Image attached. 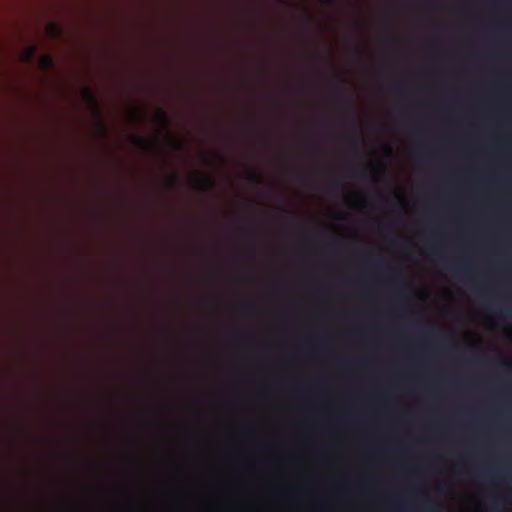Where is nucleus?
I'll use <instances>...</instances> for the list:
<instances>
[{"instance_id": "nucleus-1", "label": "nucleus", "mask_w": 512, "mask_h": 512, "mask_svg": "<svg viewBox=\"0 0 512 512\" xmlns=\"http://www.w3.org/2000/svg\"><path fill=\"white\" fill-rule=\"evenodd\" d=\"M193 186L201 191L211 190L215 187V180L210 175L196 174L191 177Z\"/></svg>"}, {"instance_id": "nucleus-2", "label": "nucleus", "mask_w": 512, "mask_h": 512, "mask_svg": "<svg viewBox=\"0 0 512 512\" xmlns=\"http://www.w3.org/2000/svg\"><path fill=\"white\" fill-rule=\"evenodd\" d=\"M82 98H83V101L92 108L93 112L98 117H100V114H101L100 107L98 105V102H97V99H96L94 93L92 92V90L90 88H88V87L83 88Z\"/></svg>"}, {"instance_id": "nucleus-3", "label": "nucleus", "mask_w": 512, "mask_h": 512, "mask_svg": "<svg viewBox=\"0 0 512 512\" xmlns=\"http://www.w3.org/2000/svg\"><path fill=\"white\" fill-rule=\"evenodd\" d=\"M130 139L134 144L145 149H150L156 145L155 139H148L137 134L131 135Z\"/></svg>"}, {"instance_id": "nucleus-4", "label": "nucleus", "mask_w": 512, "mask_h": 512, "mask_svg": "<svg viewBox=\"0 0 512 512\" xmlns=\"http://www.w3.org/2000/svg\"><path fill=\"white\" fill-rule=\"evenodd\" d=\"M454 275L459 277L470 276L471 269L466 265L454 264L450 266H446Z\"/></svg>"}, {"instance_id": "nucleus-5", "label": "nucleus", "mask_w": 512, "mask_h": 512, "mask_svg": "<svg viewBox=\"0 0 512 512\" xmlns=\"http://www.w3.org/2000/svg\"><path fill=\"white\" fill-rule=\"evenodd\" d=\"M156 124L166 128L170 125V118L168 116V114L163 110V109H159L157 111V114L154 118Z\"/></svg>"}, {"instance_id": "nucleus-6", "label": "nucleus", "mask_w": 512, "mask_h": 512, "mask_svg": "<svg viewBox=\"0 0 512 512\" xmlns=\"http://www.w3.org/2000/svg\"><path fill=\"white\" fill-rule=\"evenodd\" d=\"M385 268L391 272L393 279L395 280H402L403 279V273L398 267H394L390 265V263L385 264Z\"/></svg>"}, {"instance_id": "nucleus-7", "label": "nucleus", "mask_w": 512, "mask_h": 512, "mask_svg": "<svg viewBox=\"0 0 512 512\" xmlns=\"http://www.w3.org/2000/svg\"><path fill=\"white\" fill-rule=\"evenodd\" d=\"M48 31L51 34V36L55 38H60L62 36V29L59 27V25L55 23H51L48 26Z\"/></svg>"}, {"instance_id": "nucleus-8", "label": "nucleus", "mask_w": 512, "mask_h": 512, "mask_svg": "<svg viewBox=\"0 0 512 512\" xmlns=\"http://www.w3.org/2000/svg\"><path fill=\"white\" fill-rule=\"evenodd\" d=\"M179 184V178L176 174H171L168 177L167 185L169 189H175Z\"/></svg>"}, {"instance_id": "nucleus-9", "label": "nucleus", "mask_w": 512, "mask_h": 512, "mask_svg": "<svg viewBox=\"0 0 512 512\" xmlns=\"http://www.w3.org/2000/svg\"><path fill=\"white\" fill-rule=\"evenodd\" d=\"M439 508V504L433 500H429L425 504V509L428 510L429 512H437Z\"/></svg>"}, {"instance_id": "nucleus-10", "label": "nucleus", "mask_w": 512, "mask_h": 512, "mask_svg": "<svg viewBox=\"0 0 512 512\" xmlns=\"http://www.w3.org/2000/svg\"><path fill=\"white\" fill-rule=\"evenodd\" d=\"M40 64L43 69H48L53 64L52 58L48 55L43 56L40 60Z\"/></svg>"}, {"instance_id": "nucleus-11", "label": "nucleus", "mask_w": 512, "mask_h": 512, "mask_svg": "<svg viewBox=\"0 0 512 512\" xmlns=\"http://www.w3.org/2000/svg\"><path fill=\"white\" fill-rule=\"evenodd\" d=\"M424 332L428 336H430V337H436V336L438 337V334L432 328H425ZM439 338L442 339V340H448V339H450V336H448V335H439Z\"/></svg>"}, {"instance_id": "nucleus-12", "label": "nucleus", "mask_w": 512, "mask_h": 512, "mask_svg": "<svg viewBox=\"0 0 512 512\" xmlns=\"http://www.w3.org/2000/svg\"><path fill=\"white\" fill-rule=\"evenodd\" d=\"M353 178H358V179H370L372 178V174L371 173H367V172H363V171H356V172H353L352 175H351Z\"/></svg>"}, {"instance_id": "nucleus-13", "label": "nucleus", "mask_w": 512, "mask_h": 512, "mask_svg": "<svg viewBox=\"0 0 512 512\" xmlns=\"http://www.w3.org/2000/svg\"><path fill=\"white\" fill-rule=\"evenodd\" d=\"M329 187L332 191H340V190L344 189V184H343V182L337 180V181L331 182Z\"/></svg>"}, {"instance_id": "nucleus-14", "label": "nucleus", "mask_w": 512, "mask_h": 512, "mask_svg": "<svg viewBox=\"0 0 512 512\" xmlns=\"http://www.w3.org/2000/svg\"><path fill=\"white\" fill-rule=\"evenodd\" d=\"M36 50H37V47L35 45H30L27 49H26V58L27 59H30L35 53H36Z\"/></svg>"}, {"instance_id": "nucleus-15", "label": "nucleus", "mask_w": 512, "mask_h": 512, "mask_svg": "<svg viewBox=\"0 0 512 512\" xmlns=\"http://www.w3.org/2000/svg\"><path fill=\"white\" fill-rule=\"evenodd\" d=\"M251 181L256 184H262L263 183V177L259 173H253L251 175Z\"/></svg>"}, {"instance_id": "nucleus-16", "label": "nucleus", "mask_w": 512, "mask_h": 512, "mask_svg": "<svg viewBox=\"0 0 512 512\" xmlns=\"http://www.w3.org/2000/svg\"><path fill=\"white\" fill-rule=\"evenodd\" d=\"M172 140H173V144H174V146H175L177 149H182V148H183L184 143H183L180 139L173 137V139H172Z\"/></svg>"}, {"instance_id": "nucleus-17", "label": "nucleus", "mask_w": 512, "mask_h": 512, "mask_svg": "<svg viewBox=\"0 0 512 512\" xmlns=\"http://www.w3.org/2000/svg\"><path fill=\"white\" fill-rule=\"evenodd\" d=\"M475 476L479 477V478H488V477H492L493 475H489L488 473L486 472H483V471H475L473 473Z\"/></svg>"}, {"instance_id": "nucleus-18", "label": "nucleus", "mask_w": 512, "mask_h": 512, "mask_svg": "<svg viewBox=\"0 0 512 512\" xmlns=\"http://www.w3.org/2000/svg\"><path fill=\"white\" fill-rule=\"evenodd\" d=\"M244 311H245L246 313H250V314H251V313H254L255 308H254V306H253V305H249V306L245 307Z\"/></svg>"}, {"instance_id": "nucleus-19", "label": "nucleus", "mask_w": 512, "mask_h": 512, "mask_svg": "<svg viewBox=\"0 0 512 512\" xmlns=\"http://www.w3.org/2000/svg\"><path fill=\"white\" fill-rule=\"evenodd\" d=\"M501 315H511L512 314V309H509V308H505L504 310H502L500 312Z\"/></svg>"}, {"instance_id": "nucleus-20", "label": "nucleus", "mask_w": 512, "mask_h": 512, "mask_svg": "<svg viewBox=\"0 0 512 512\" xmlns=\"http://www.w3.org/2000/svg\"><path fill=\"white\" fill-rule=\"evenodd\" d=\"M248 234H249L250 239L254 242V240H255V231H254V229H250Z\"/></svg>"}, {"instance_id": "nucleus-21", "label": "nucleus", "mask_w": 512, "mask_h": 512, "mask_svg": "<svg viewBox=\"0 0 512 512\" xmlns=\"http://www.w3.org/2000/svg\"><path fill=\"white\" fill-rule=\"evenodd\" d=\"M502 363H503L505 366H507V367H511V366H512V362H511L510 360H508V359L503 360V362H502Z\"/></svg>"}, {"instance_id": "nucleus-22", "label": "nucleus", "mask_w": 512, "mask_h": 512, "mask_svg": "<svg viewBox=\"0 0 512 512\" xmlns=\"http://www.w3.org/2000/svg\"><path fill=\"white\" fill-rule=\"evenodd\" d=\"M136 116H137V118H139V119H142V118L144 117V115H143V113H142L141 111H137V112H136Z\"/></svg>"}, {"instance_id": "nucleus-23", "label": "nucleus", "mask_w": 512, "mask_h": 512, "mask_svg": "<svg viewBox=\"0 0 512 512\" xmlns=\"http://www.w3.org/2000/svg\"><path fill=\"white\" fill-rule=\"evenodd\" d=\"M431 252H432L433 254H437V253H438V251H437L436 247H433V248L431 249Z\"/></svg>"}]
</instances>
